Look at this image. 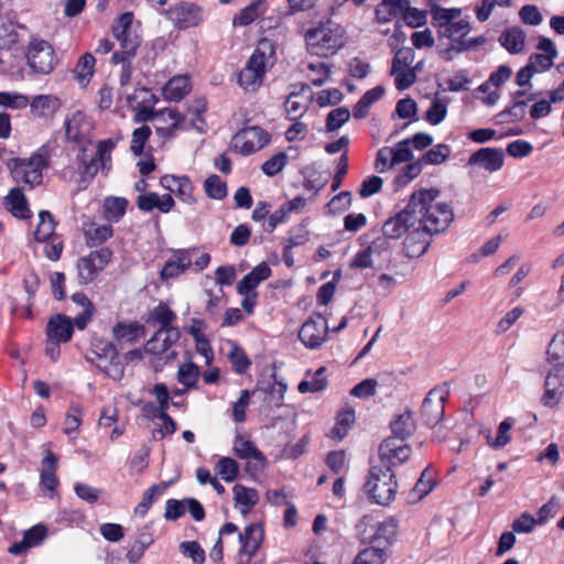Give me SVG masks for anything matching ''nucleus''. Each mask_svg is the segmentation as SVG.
Returning a JSON list of instances; mask_svg holds the SVG:
<instances>
[{
	"instance_id": "26",
	"label": "nucleus",
	"mask_w": 564,
	"mask_h": 564,
	"mask_svg": "<svg viewBox=\"0 0 564 564\" xmlns=\"http://www.w3.org/2000/svg\"><path fill=\"white\" fill-rule=\"evenodd\" d=\"M91 130V124L86 116L77 111L66 121V135L74 142L82 143Z\"/></svg>"
},
{
	"instance_id": "36",
	"label": "nucleus",
	"mask_w": 564,
	"mask_h": 564,
	"mask_svg": "<svg viewBox=\"0 0 564 564\" xmlns=\"http://www.w3.org/2000/svg\"><path fill=\"white\" fill-rule=\"evenodd\" d=\"M6 203L9 207V210L15 217L28 218L30 216V209L28 207L25 195L20 187H14L9 192L8 196L6 197Z\"/></svg>"
},
{
	"instance_id": "3",
	"label": "nucleus",
	"mask_w": 564,
	"mask_h": 564,
	"mask_svg": "<svg viewBox=\"0 0 564 564\" xmlns=\"http://www.w3.org/2000/svg\"><path fill=\"white\" fill-rule=\"evenodd\" d=\"M344 33V29L332 21L310 29L305 34L307 50L316 56H332L345 44Z\"/></svg>"
},
{
	"instance_id": "30",
	"label": "nucleus",
	"mask_w": 564,
	"mask_h": 564,
	"mask_svg": "<svg viewBox=\"0 0 564 564\" xmlns=\"http://www.w3.org/2000/svg\"><path fill=\"white\" fill-rule=\"evenodd\" d=\"M397 534V524L394 520L387 519L382 522L377 521L376 532H373V541L371 546L381 547L386 552V549L392 544Z\"/></svg>"
},
{
	"instance_id": "29",
	"label": "nucleus",
	"mask_w": 564,
	"mask_h": 564,
	"mask_svg": "<svg viewBox=\"0 0 564 564\" xmlns=\"http://www.w3.org/2000/svg\"><path fill=\"white\" fill-rule=\"evenodd\" d=\"M191 91L188 76L178 75L171 78L163 88V96L170 101H180Z\"/></svg>"
},
{
	"instance_id": "12",
	"label": "nucleus",
	"mask_w": 564,
	"mask_h": 564,
	"mask_svg": "<svg viewBox=\"0 0 564 564\" xmlns=\"http://www.w3.org/2000/svg\"><path fill=\"white\" fill-rule=\"evenodd\" d=\"M327 334V322L321 314H317L304 322L300 329L299 337L305 347L315 349L322 346L326 340Z\"/></svg>"
},
{
	"instance_id": "25",
	"label": "nucleus",
	"mask_w": 564,
	"mask_h": 564,
	"mask_svg": "<svg viewBox=\"0 0 564 564\" xmlns=\"http://www.w3.org/2000/svg\"><path fill=\"white\" fill-rule=\"evenodd\" d=\"M184 121V116L176 109L166 108L158 112L156 132L162 137H171Z\"/></svg>"
},
{
	"instance_id": "1",
	"label": "nucleus",
	"mask_w": 564,
	"mask_h": 564,
	"mask_svg": "<svg viewBox=\"0 0 564 564\" xmlns=\"http://www.w3.org/2000/svg\"><path fill=\"white\" fill-rule=\"evenodd\" d=\"M440 191L421 189L410 197V207L416 225L426 232L438 235L445 231L454 219L452 207L438 200Z\"/></svg>"
},
{
	"instance_id": "52",
	"label": "nucleus",
	"mask_w": 564,
	"mask_h": 564,
	"mask_svg": "<svg viewBox=\"0 0 564 564\" xmlns=\"http://www.w3.org/2000/svg\"><path fill=\"white\" fill-rule=\"evenodd\" d=\"M89 246H98L112 236V228L109 225L93 224L85 230Z\"/></svg>"
},
{
	"instance_id": "18",
	"label": "nucleus",
	"mask_w": 564,
	"mask_h": 564,
	"mask_svg": "<svg viewBox=\"0 0 564 564\" xmlns=\"http://www.w3.org/2000/svg\"><path fill=\"white\" fill-rule=\"evenodd\" d=\"M113 149L115 142L111 139L100 141L97 145L96 158L90 159L89 161L83 160V174L85 176H88L89 178H93L97 174L99 169L97 162H100L102 170L108 171L110 169L109 163L111 160V152Z\"/></svg>"
},
{
	"instance_id": "9",
	"label": "nucleus",
	"mask_w": 564,
	"mask_h": 564,
	"mask_svg": "<svg viewBox=\"0 0 564 564\" xmlns=\"http://www.w3.org/2000/svg\"><path fill=\"white\" fill-rule=\"evenodd\" d=\"M267 70V56L264 52L257 48L249 57L245 68L238 74V84L247 91L257 90Z\"/></svg>"
},
{
	"instance_id": "54",
	"label": "nucleus",
	"mask_w": 564,
	"mask_h": 564,
	"mask_svg": "<svg viewBox=\"0 0 564 564\" xmlns=\"http://www.w3.org/2000/svg\"><path fill=\"white\" fill-rule=\"evenodd\" d=\"M230 347H231V350H230V352L228 355V358H229V360H230V362L232 365V369L237 373L246 372V370L251 365L250 359L248 358V356L246 355L243 349H241L235 343H230Z\"/></svg>"
},
{
	"instance_id": "16",
	"label": "nucleus",
	"mask_w": 564,
	"mask_h": 564,
	"mask_svg": "<svg viewBox=\"0 0 564 564\" xmlns=\"http://www.w3.org/2000/svg\"><path fill=\"white\" fill-rule=\"evenodd\" d=\"M236 147L240 145V151L243 154H250L261 150L270 141L268 132L259 127H248L240 131L235 137Z\"/></svg>"
},
{
	"instance_id": "4",
	"label": "nucleus",
	"mask_w": 564,
	"mask_h": 564,
	"mask_svg": "<svg viewBox=\"0 0 564 564\" xmlns=\"http://www.w3.org/2000/svg\"><path fill=\"white\" fill-rule=\"evenodd\" d=\"M369 498L381 506H388L395 497L398 482L392 468L387 464L373 465L365 485Z\"/></svg>"
},
{
	"instance_id": "38",
	"label": "nucleus",
	"mask_w": 564,
	"mask_h": 564,
	"mask_svg": "<svg viewBox=\"0 0 564 564\" xmlns=\"http://www.w3.org/2000/svg\"><path fill=\"white\" fill-rule=\"evenodd\" d=\"M462 13L458 8L445 9L437 4L431 6L432 24L440 31L445 30Z\"/></svg>"
},
{
	"instance_id": "21",
	"label": "nucleus",
	"mask_w": 564,
	"mask_h": 564,
	"mask_svg": "<svg viewBox=\"0 0 564 564\" xmlns=\"http://www.w3.org/2000/svg\"><path fill=\"white\" fill-rule=\"evenodd\" d=\"M536 48L541 53H534L530 56L528 64L536 73L544 72L553 65V59L557 55V51L553 42L544 36H541Z\"/></svg>"
},
{
	"instance_id": "14",
	"label": "nucleus",
	"mask_w": 564,
	"mask_h": 564,
	"mask_svg": "<svg viewBox=\"0 0 564 564\" xmlns=\"http://www.w3.org/2000/svg\"><path fill=\"white\" fill-rule=\"evenodd\" d=\"M415 218L409 203L403 210L395 214L393 217H390L383 223V238L387 240L399 239L404 234L408 235L412 228H415Z\"/></svg>"
},
{
	"instance_id": "27",
	"label": "nucleus",
	"mask_w": 564,
	"mask_h": 564,
	"mask_svg": "<svg viewBox=\"0 0 564 564\" xmlns=\"http://www.w3.org/2000/svg\"><path fill=\"white\" fill-rule=\"evenodd\" d=\"M271 275V269L265 262L254 267L237 285L238 293L256 292V288Z\"/></svg>"
},
{
	"instance_id": "34",
	"label": "nucleus",
	"mask_w": 564,
	"mask_h": 564,
	"mask_svg": "<svg viewBox=\"0 0 564 564\" xmlns=\"http://www.w3.org/2000/svg\"><path fill=\"white\" fill-rule=\"evenodd\" d=\"M112 335L117 339H123L129 343L137 341L140 337H144L145 329L144 326L133 322V323H117L112 328Z\"/></svg>"
},
{
	"instance_id": "56",
	"label": "nucleus",
	"mask_w": 564,
	"mask_h": 564,
	"mask_svg": "<svg viewBox=\"0 0 564 564\" xmlns=\"http://www.w3.org/2000/svg\"><path fill=\"white\" fill-rule=\"evenodd\" d=\"M307 108V101L300 99L297 94H291L285 101V111L290 120L301 118L306 112Z\"/></svg>"
},
{
	"instance_id": "20",
	"label": "nucleus",
	"mask_w": 564,
	"mask_h": 564,
	"mask_svg": "<svg viewBox=\"0 0 564 564\" xmlns=\"http://www.w3.org/2000/svg\"><path fill=\"white\" fill-rule=\"evenodd\" d=\"M432 236V234L422 229L421 226L415 225V228L410 230L403 242L405 256L411 259L423 256L431 243Z\"/></svg>"
},
{
	"instance_id": "19",
	"label": "nucleus",
	"mask_w": 564,
	"mask_h": 564,
	"mask_svg": "<svg viewBox=\"0 0 564 564\" xmlns=\"http://www.w3.org/2000/svg\"><path fill=\"white\" fill-rule=\"evenodd\" d=\"M160 184L176 196L185 204L193 205L196 199L193 195L194 186L187 176L164 175L160 180Z\"/></svg>"
},
{
	"instance_id": "33",
	"label": "nucleus",
	"mask_w": 564,
	"mask_h": 564,
	"mask_svg": "<svg viewBox=\"0 0 564 564\" xmlns=\"http://www.w3.org/2000/svg\"><path fill=\"white\" fill-rule=\"evenodd\" d=\"M59 108V100L53 95H39L30 104L31 113L39 118L52 116Z\"/></svg>"
},
{
	"instance_id": "57",
	"label": "nucleus",
	"mask_w": 564,
	"mask_h": 564,
	"mask_svg": "<svg viewBox=\"0 0 564 564\" xmlns=\"http://www.w3.org/2000/svg\"><path fill=\"white\" fill-rule=\"evenodd\" d=\"M205 192L213 199H223L227 195L226 183L218 175H210L206 178Z\"/></svg>"
},
{
	"instance_id": "41",
	"label": "nucleus",
	"mask_w": 564,
	"mask_h": 564,
	"mask_svg": "<svg viewBox=\"0 0 564 564\" xmlns=\"http://www.w3.org/2000/svg\"><path fill=\"white\" fill-rule=\"evenodd\" d=\"M368 253L379 260L377 263L378 269H382L383 265L391 261L392 252L388 240L383 237L375 239L367 248Z\"/></svg>"
},
{
	"instance_id": "8",
	"label": "nucleus",
	"mask_w": 564,
	"mask_h": 564,
	"mask_svg": "<svg viewBox=\"0 0 564 564\" xmlns=\"http://www.w3.org/2000/svg\"><path fill=\"white\" fill-rule=\"evenodd\" d=\"M111 258L112 251L109 248H100L80 258L77 262L78 283L88 284L93 282L110 262Z\"/></svg>"
},
{
	"instance_id": "15",
	"label": "nucleus",
	"mask_w": 564,
	"mask_h": 564,
	"mask_svg": "<svg viewBox=\"0 0 564 564\" xmlns=\"http://www.w3.org/2000/svg\"><path fill=\"white\" fill-rule=\"evenodd\" d=\"M505 154L498 148H481L475 151L467 161V166H479L480 169L495 173L503 166Z\"/></svg>"
},
{
	"instance_id": "2",
	"label": "nucleus",
	"mask_w": 564,
	"mask_h": 564,
	"mask_svg": "<svg viewBox=\"0 0 564 564\" xmlns=\"http://www.w3.org/2000/svg\"><path fill=\"white\" fill-rule=\"evenodd\" d=\"M50 165L48 150L40 148L29 159L13 158L7 162V167L17 184L30 188L39 186L43 181V171Z\"/></svg>"
},
{
	"instance_id": "6",
	"label": "nucleus",
	"mask_w": 564,
	"mask_h": 564,
	"mask_svg": "<svg viewBox=\"0 0 564 564\" xmlns=\"http://www.w3.org/2000/svg\"><path fill=\"white\" fill-rule=\"evenodd\" d=\"M178 330H156L155 334L147 341L144 350L148 354L159 356L158 362L154 365L156 371L161 370L163 365L174 360L177 352L172 346L178 340Z\"/></svg>"
},
{
	"instance_id": "11",
	"label": "nucleus",
	"mask_w": 564,
	"mask_h": 564,
	"mask_svg": "<svg viewBox=\"0 0 564 564\" xmlns=\"http://www.w3.org/2000/svg\"><path fill=\"white\" fill-rule=\"evenodd\" d=\"M264 531L260 523L247 525L243 532L239 533L240 550L238 552V564H248L256 555L263 542Z\"/></svg>"
},
{
	"instance_id": "5",
	"label": "nucleus",
	"mask_w": 564,
	"mask_h": 564,
	"mask_svg": "<svg viewBox=\"0 0 564 564\" xmlns=\"http://www.w3.org/2000/svg\"><path fill=\"white\" fill-rule=\"evenodd\" d=\"M87 360L115 381H120L124 376L119 350L108 340H96Z\"/></svg>"
},
{
	"instance_id": "13",
	"label": "nucleus",
	"mask_w": 564,
	"mask_h": 564,
	"mask_svg": "<svg viewBox=\"0 0 564 564\" xmlns=\"http://www.w3.org/2000/svg\"><path fill=\"white\" fill-rule=\"evenodd\" d=\"M166 15L181 30L195 28L203 20L202 9L191 2H181L171 7L166 11Z\"/></svg>"
},
{
	"instance_id": "47",
	"label": "nucleus",
	"mask_w": 564,
	"mask_h": 564,
	"mask_svg": "<svg viewBox=\"0 0 564 564\" xmlns=\"http://www.w3.org/2000/svg\"><path fill=\"white\" fill-rule=\"evenodd\" d=\"M40 223L34 231V239L36 241H46L54 235L55 221L47 210H42L39 214Z\"/></svg>"
},
{
	"instance_id": "28",
	"label": "nucleus",
	"mask_w": 564,
	"mask_h": 564,
	"mask_svg": "<svg viewBox=\"0 0 564 564\" xmlns=\"http://www.w3.org/2000/svg\"><path fill=\"white\" fill-rule=\"evenodd\" d=\"M191 263L192 261L187 250H176L173 254V259L166 261L163 269L161 270L162 280L176 278L183 273L191 265Z\"/></svg>"
},
{
	"instance_id": "32",
	"label": "nucleus",
	"mask_w": 564,
	"mask_h": 564,
	"mask_svg": "<svg viewBox=\"0 0 564 564\" xmlns=\"http://www.w3.org/2000/svg\"><path fill=\"white\" fill-rule=\"evenodd\" d=\"M57 458L52 452H47L42 460L41 486L50 491H54L59 481L56 476Z\"/></svg>"
},
{
	"instance_id": "61",
	"label": "nucleus",
	"mask_w": 564,
	"mask_h": 564,
	"mask_svg": "<svg viewBox=\"0 0 564 564\" xmlns=\"http://www.w3.org/2000/svg\"><path fill=\"white\" fill-rule=\"evenodd\" d=\"M561 508V498L553 496L545 505L539 509L536 521L539 524L546 523L550 519L554 518L560 512Z\"/></svg>"
},
{
	"instance_id": "42",
	"label": "nucleus",
	"mask_w": 564,
	"mask_h": 564,
	"mask_svg": "<svg viewBox=\"0 0 564 564\" xmlns=\"http://www.w3.org/2000/svg\"><path fill=\"white\" fill-rule=\"evenodd\" d=\"M524 32L517 28L505 31L499 37L501 45L510 53L521 52L524 47Z\"/></svg>"
},
{
	"instance_id": "17",
	"label": "nucleus",
	"mask_w": 564,
	"mask_h": 564,
	"mask_svg": "<svg viewBox=\"0 0 564 564\" xmlns=\"http://www.w3.org/2000/svg\"><path fill=\"white\" fill-rule=\"evenodd\" d=\"M411 455V448L395 437L387 438L379 447L380 464L392 466L404 463Z\"/></svg>"
},
{
	"instance_id": "39",
	"label": "nucleus",
	"mask_w": 564,
	"mask_h": 564,
	"mask_svg": "<svg viewBox=\"0 0 564 564\" xmlns=\"http://www.w3.org/2000/svg\"><path fill=\"white\" fill-rule=\"evenodd\" d=\"M355 422V410L350 406L344 408L337 415V421L329 433V437L343 440Z\"/></svg>"
},
{
	"instance_id": "22",
	"label": "nucleus",
	"mask_w": 564,
	"mask_h": 564,
	"mask_svg": "<svg viewBox=\"0 0 564 564\" xmlns=\"http://www.w3.org/2000/svg\"><path fill=\"white\" fill-rule=\"evenodd\" d=\"M74 325L75 322H73L70 317L57 314L48 321L46 329L47 337L56 339L57 341L66 343L72 338Z\"/></svg>"
},
{
	"instance_id": "62",
	"label": "nucleus",
	"mask_w": 564,
	"mask_h": 564,
	"mask_svg": "<svg viewBox=\"0 0 564 564\" xmlns=\"http://www.w3.org/2000/svg\"><path fill=\"white\" fill-rule=\"evenodd\" d=\"M377 521L371 516H365L356 525L357 535L364 543L373 541V532H376Z\"/></svg>"
},
{
	"instance_id": "31",
	"label": "nucleus",
	"mask_w": 564,
	"mask_h": 564,
	"mask_svg": "<svg viewBox=\"0 0 564 564\" xmlns=\"http://www.w3.org/2000/svg\"><path fill=\"white\" fill-rule=\"evenodd\" d=\"M113 35L119 41L121 51H117L112 54V63L119 64V62H128L137 53V48L139 47L138 37L132 33Z\"/></svg>"
},
{
	"instance_id": "59",
	"label": "nucleus",
	"mask_w": 564,
	"mask_h": 564,
	"mask_svg": "<svg viewBox=\"0 0 564 564\" xmlns=\"http://www.w3.org/2000/svg\"><path fill=\"white\" fill-rule=\"evenodd\" d=\"M127 200L124 198L111 197L105 202V214L109 220L118 221L124 214Z\"/></svg>"
},
{
	"instance_id": "46",
	"label": "nucleus",
	"mask_w": 564,
	"mask_h": 564,
	"mask_svg": "<svg viewBox=\"0 0 564 564\" xmlns=\"http://www.w3.org/2000/svg\"><path fill=\"white\" fill-rule=\"evenodd\" d=\"M175 313L164 303H160L151 312V319L153 321V323L160 325V328L158 330H178L176 327L172 326V323L175 319Z\"/></svg>"
},
{
	"instance_id": "60",
	"label": "nucleus",
	"mask_w": 564,
	"mask_h": 564,
	"mask_svg": "<svg viewBox=\"0 0 564 564\" xmlns=\"http://www.w3.org/2000/svg\"><path fill=\"white\" fill-rule=\"evenodd\" d=\"M218 475L227 482H231L238 475V464L230 457H223L216 465Z\"/></svg>"
},
{
	"instance_id": "55",
	"label": "nucleus",
	"mask_w": 564,
	"mask_h": 564,
	"mask_svg": "<svg viewBox=\"0 0 564 564\" xmlns=\"http://www.w3.org/2000/svg\"><path fill=\"white\" fill-rule=\"evenodd\" d=\"M447 115V101L442 98H435L430 108L427 109L425 113V119L431 124H440Z\"/></svg>"
},
{
	"instance_id": "45",
	"label": "nucleus",
	"mask_w": 564,
	"mask_h": 564,
	"mask_svg": "<svg viewBox=\"0 0 564 564\" xmlns=\"http://www.w3.org/2000/svg\"><path fill=\"white\" fill-rule=\"evenodd\" d=\"M96 59L90 53L84 54L77 62L75 67V76L82 86H86L95 72Z\"/></svg>"
},
{
	"instance_id": "63",
	"label": "nucleus",
	"mask_w": 564,
	"mask_h": 564,
	"mask_svg": "<svg viewBox=\"0 0 564 564\" xmlns=\"http://www.w3.org/2000/svg\"><path fill=\"white\" fill-rule=\"evenodd\" d=\"M414 55V51L410 47L398 50L392 59L391 74H395L403 69H410L409 66L413 62Z\"/></svg>"
},
{
	"instance_id": "43",
	"label": "nucleus",
	"mask_w": 564,
	"mask_h": 564,
	"mask_svg": "<svg viewBox=\"0 0 564 564\" xmlns=\"http://www.w3.org/2000/svg\"><path fill=\"white\" fill-rule=\"evenodd\" d=\"M435 481L429 468H425L410 492V500L417 502L426 497L434 488Z\"/></svg>"
},
{
	"instance_id": "51",
	"label": "nucleus",
	"mask_w": 564,
	"mask_h": 564,
	"mask_svg": "<svg viewBox=\"0 0 564 564\" xmlns=\"http://www.w3.org/2000/svg\"><path fill=\"white\" fill-rule=\"evenodd\" d=\"M386 552L378 546H370L360 551L352 564H384Z\"/></svg>"
},
{
	"instance_id": "7",
	"label": "nucleus",
	"mask_w": 564,
	"mask_h": 564,
	"mask_svg": "<svg viewBox=\"0 0 564 564\" xmlns=\"http://www.w3.org/2000/svg\"><path fill=\"white\" fill-rule=\"evenodd\" d=\"M26 58L33 72L42 75L52 73L57 65L53 46L44 40L34 39L30 42Z\"/></svg>"
},
{
	"instance_id": "23",
	"label": "nucleus",
	"mask_w": 564,
	"mask_h": 564,
	"mask_svg": "<svg viewBox=\"0 0 564 564\" xmlns=\"http://www.w3.org/2000/svg\"><path fill=\"white\" fill-rule=\"evenodd\" d=\"M563 376L562 368L552 367L545 379V393L542 402L546 406L557 404L562 398Z\"/></svg>"
},
{
	"instance_id": "10",
	"label": "nucleus",
	"mask_w": 564,
	"mask_h": 564,
	"mask_svg": "<svg viewBox=\"0 0 564 564\" xmlns=\"http://www.w3.org/2000/svg\"><path fill=\"white\" fill-rule=\"evenodd\" d=\"M448 395L446 386L431 389L422 403V416L430 427L436 426L444 417L445 401Z\"/></svg>"
},
{
	"instance_id": "50",
	"label": "nucleus",
	"mask_w": 564,
	"mask_h": 564,
	"mask_svg": "<svg viewBox=\"0 0 564 564\" xmlns=\"http://www.w3.org/2000/svg\"><path fill=\"white\" fill-rule=\"evenodd\" d=\"M199 377V368L193 362L182 364L178 367L177 380L185 390L194 388Z\"/></svg>"
},
{
	"instance_id": "53",
	"label": "nucleus",
	"mask_w": 564,
	"mask_h": 564,
	"mask_svg": "<svg viewBox=\"0 0 564 564\" xmlns=\"http://www.w3.org/2000/svg\"><path fill=\"white\" fill-rule=\"evenodd\" d=\"M325 371L324 367H321L317 369L311 380H303L300 382L297 389L301 393H307V392H319L323 391L326 386L327 381L326 378L323 376Z\"/></svg>"
},
{
	"instance_id": "48",
	"label": "nucleus",
	"mask_w": 564,
	"mask_h": 564,
	"mask_svg": "<svg viewBox=\"0 0 564 564\" xmlns=\"http://www.w3.org/2000/svg\"><path fill=\"white\" fill-rule=\"evenodd\" d=\"M564 94L561 88L550 93V99H542L535 102L531 109L530 115L534 119H540L547 116L551 111V104L563 100Z\"/></svg>"
},
{
	"instance_id": "40",
	"label": "nucleus",
	"mask_w": 564,
	"mask_h": 564,
	"mask_svg": "<svg viewBox=\"0 0 564 564\" xmlns=\"http://www.w3.org/2000/svg\"><path fill=\"white\" fill-rule=\"evenodd\" d=\"M408 0H382L376 9V18L379 22H388L399 15L408 4Z\"/></svg>"
},
{
	"instance_id": "64",
	"label": "nucleus",
	"mask_w": 564,
	"mask_h": 564,
	"mask_svg": "<svg viewBox=\"0 0 564 564\" xmlns=\"http://www.w3.org/2000/svg\"><path fill=\"white\" fill-rule=\"evenodd\" d=\"M404 22L411 28H419L426 23L427 14L425 11L413 8L408 2L406 7L400 13Z\"/></svg>"
},
{
	"instance_id": "35",
	"label": "nucleus",
	"mask_w": 564,
	"mask_h": 564,
	"mask_svg": "<svg viewBox=\"0 0 564 564\" xmlns=\"http://www.w3.org/2000/svg\"><path fill=\"white\" fill-rule=\"evenodd\" d=\"M234 499L240 512L246 514L258 502V492L256 489L247 488L242 485H235L232 488Z\"/></svg>"
},
{
	"instance_id": "37",
	"label": "nucleus",
	"mask_w": 564,
	"mask_h": 564,
	"mask_svg": "<svg viewBox=\"0 0 564 564\" xmlns=\"http://www.w3.org/2000/svg\"><path fill=\"white\" fill-rule=\"evenodd\" d=\"M391 430L394 437L400 441L411 436L415 431V423L411 411L399 414L391 422Z\"/></svg>"
},
{
	"instance_id": "44",
	"label": "nucleus",
	"mask_w": 564,
	"mask_h": 564,
	"mask_svg": "<svg viewBox=\"0 0 564 564\" xmlns=\"http://www.w3.org/2000/svg\"><path fill=\"white\" fill-rule=\"evenodd\" d=\"M72 301L75 304L83 307V312L80 314H78L75 318V325L79 329H84L93 317L94 310H95L94 304L84 293H80V292L73 294Z\"/></svg>"
},
{
	"instance_id": "58",
	"label": "nucleus",
	"mask_w": 564,
	"mask_h": 564,
	"mask_svg": "<svg viewBox=\"0 0 564 564\" xmlns=\"http://www.w3.org/2000/svg\"><path fill=\"white\" fill-rule=\"evenodd\" d=\"M166 485H152L142 497L141 502L135 507L134 512L140 516H144L151 507L153 500L161 496L165 490Z\"/></svg>"
},
{
	"instance_id": "24",
	"label": "nucleus",
	"mask_w": 564,
	"mask_h": 564,
	"mask_svg": "<svg viewBox=\"0 0 564 564\" xmlns=\"http://www.w3.org/2000/svg\"><path fill=\"white\" fill-rule=\"evenodd\" d=\"M232 451L240 459L254 460L260 467H263L265 464L264 455L258 449L253 442L242 434H238L235 437Z\"/></svg>"
},
{
	"instance_id": "49",
	"label": "nucleus",
	"mask_w": 564,
	"mask_h": 564,
	"mask_svg": "<svg viewBox=\"0 0 564 564\" xmlns=\"http://www.w3.org/2000/svg\"><path fill=\"white\" fill-rule=\"evenodd\" d=\"M546 356L552 367L562 368L564 357V338L562 335H554L546 350Z\"/></svg>"
}]
</instances>
